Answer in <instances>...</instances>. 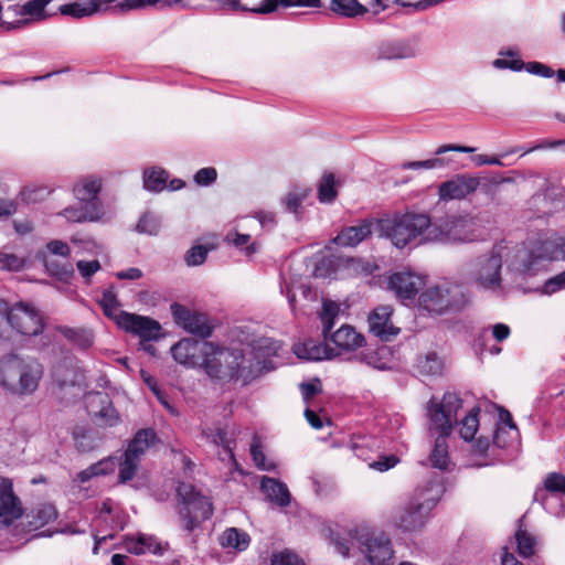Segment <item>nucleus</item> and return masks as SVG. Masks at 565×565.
Segmentation results:
<instances>
[{"mask_svg": "<svg viewBox=\"0 0 565 565\" xmlns=\"http://www.w3.org/2000/svg\"><path fill=\"white\" fill-rule=\"evenodd\" d=\"M161 0H77L61 7L63 14L74 18L90 17L108 10L110 6L122 11L143 9L156 6Z\"/></svg>", "mask_w": 565, "mask_h": 565, "instance_id": "nucleus-10", "label": "nucleus"}, {"mask_svg": "<svg viewBox=\"0 0 565 565\" xmlns=\"http://www.w3.org/2000/svg\"><path fill=\"white\" fill-rule=\"evenodd\" d=\"M458 294V288L447 284L427 287L418 296V309L428 315H441L456 305Z\"/></svg>", "mask_w": 565, "mask_h": 565, "instance_id": "nucleus-12", "label": "nucleus"}, {"mask_svg": "<svg viewBox=\"0 0 565 565\" xmlns=\"http://www.w3.org/2000/svg\"><path fill=\"white\" fill-rule=\"evenodd\" d=\"M178 494L183 503L180 514L186 520L188 530H192L198 523L212 515L210 499L196 492L191 484L181 483L178 487Z\"/></svg>", "mask_w": 565, "mask_h": 565, "instance_id": "nucleus-11", "label": "nucleus"}, {"mask_svg": "<svg viewBox=\"0 0 565 565\" xmlns=\"http://www.w3.org/2000/svg\"><path fill=\"white\" fill-rule=\"evenodd\" d=\"M478 186V178L468 174H457L452 179L439 184L438 198L444 202L463 200L476 192Z\"/></svg>", "mask_w": 565, "mask_h": 565, "instance_id": "nucleus-16", "label": "nucleus"}, {"mask_svg": "<svg viewBox=\"0 0 565 565\" xmlns=\"http://www.w3.org/2000/svg\"><path fill=\"white\" fill-rule=\"evenodd\" d=\"M544 487L546 491L565 494V476L557 472L548 473L544 480Z\"/></svg>", "mask_w": 565, "mask_h": 565, "instance_id": "nucleus-57", "label": "nucleus"}, {"mask_svg": "<svg viewBox=\"0 0 565 565\" xmlns=\"http://www.w3.org/2000/svg\"><path fill=\"white\" fill-rule=\"evenodd\" d=\"M41 253H44L46 256L53 255L67 259L71 256V247L64 241L52 239L46 243L44 250Z\"/></svg>", "mask_w": 565, "mask_h": 565, "instance_id": "nucleus-55", "label": "nucleus"}, {"mask_svg": "<svg viewBox=\"0 0 565 565\" xmlns=\"http://www.w3.org/2000/svg\"><path fill=\"white\" fill-rule=\"evenodd\" d=\"M381 56L383 58H406L409 56V51L401 44H387L382 47Z\"/></svg>", "mask_w": 565, "mask_h": 565, "instance_id": "nucleus-62", "label": "nucleus"}, {"mask_svg": "<svg viewBox=\"0 0 565 565\" xmlns=\"http://www.w3.org/2000/svg\"><path fill=\"white\" fill-rule=\"evenodd\" d=\"M119 328L138 334L143 340L157 338L160 331V324L157 321L135 313L121 315Z\"/></svg>", "mask_w": 565, "mask_h": 565, "instance_id": "nucleus-25", "label": "nucleus"}, {"mask_svg": "<svg viewBox=\"0 0 565 565\" xmlns=\"http://www.w3.org/2000/svg\"><path fill=\"white\" fill-rule=\"evenodd\" d=\"M514 260L513 248L507 245H495L493 248L471 262L470 275L481 288L495 290L501 286V268L503 262L512 268Z\"/></svg>", "mask_w": 565, "mask_h": 565, "instance_id": "nucleus-7", "label": "nucleus"}, {"mask_svg": "<svg viewBox=\"0 0 565 565\" xmlns=\"http://www.w3.org/2000/svg\"><path fill=\"white\" fill-rule=\"evenodd\" d=\"M76 268L82 278L86 282H89L93 275L100 269V263L98 260H78L76 263Z\"/></svg>", "mask_w": 565, "mask_h": 565, "instance_id": "nucleus-59", "label": "nucleus"}, {"mask_svg": "<svg viewBox=\"0 0 565 565\" xmlns=\"http://www.w3.org/2000/svg\"><path fill=\"white\" fill-rule=\"evenodd\" d=\"M87 407L100 426L114 427L120 422V417L106 393L96 392L89 394Z\"/></svg>", "mask_w": 565, "mask_h": 565, "instance_id": "nucleus-21", "label": "nucleus"}, {"mask_svg": "<svg viewBox=\"0 0 565 565\" xmlns=\"http://www.w3.org/2000/svg\"><path fill=\"white\" fill-rule=\"evenodd\" d=\"M203 348V367L213 379L248 382L259 374L260 361L253 363L252 359L247 358L241 339L231 340L227 344L210 341Z\"/></svg>", "mask_w": 565, "mask_h": 565, "instance_id": "nucleus-1", "label": "nucleus"}, {"mask_svg": "<svg viewBox=\"0 0 565 565\" xmlns=\"http://www.w3.org/2000/svg\"><path fill=\"white\" fill-rule=\"evenodd\" d=\"M42 375V365L32 356L10 353L0 358V386L10 394L31 395Z\"/></svg>", "mask_w": 565, "mask_h": 565, "instance_id": "nucleus-6", "label": "nucleus"}, {"mask_svg": "<svg viewBox=\"0 0 565 565\" xmlns=\"http://www.w3.org/2000/svg\"><path fill=\"white\" fill-rule=\"evenodd\" d=\"M330 9L332 12L347 18H356L367 11L358 0H331Z\"/></svg>", "mask_w": 565, "mask_h": 565, "instance_id": "nucleus-41", "label": "nucleus"}, {"mask_svg": "<svg viewBox=\"0 0 565 565\" xmlns=\"http://www.w3.org/2000/svg\"><path fill=\"white\" fill-rule=\"evenodd\" d=\"M428 514L424 508L416 503V500L409 499L396 510L393 522L398 529L413 532L420 530L425 525Z\"/></svg>", "mask_w": 565, "mask_h": 565, "instance_id": "nucleus-18", "label": "nucleus"}, {"mask_svg": "<svg viewBox=\"0 0 565 565\" xmlns=\"http://www.w3.org/2000/svg\"><path fill=\"white\" fill-rule=\"evenodd\" d=\"M270 565H306L295 553L282 551L273 555Z\"/></svg>", "mask_w": 565, "mask_h": 565, "instance_id": "nucleus-61", "label": "nucleus"}, {"mask_svg": "<svg viewBox=\"0 0 565 565\" xmlns=\"http://www.w3.org/2000/svg\"><path fill=\"white\" fill-rule=\"evenodd\" d=\"M444 160L439 158L423 160V161H409L401 164L404 170H418V169H435L443 167Z\"/></svg>", "mask_w": 565, "mask_h": 565, "instance_id": "nucleus-60", "label": "nucleus"}, {"mask_svg": "<svg viewBox=\"0 0 565 565\" xmlns=\"http://www.w3.org/2000/svg\"><path fill=\"white\" fill-rule=\"evenodd\" d=\"M207 341H198L194 339H182L171 348L173 359L188 367L203 366L205 349Z\"/></svg>", "mask_w": 565, "mask_h": 565, "instance_id": "nucleus-19", "label": "nucleus"}, {"mask_svg": "<svg viewBox=\"0 0 565 565\" xmlns=\"http://www.w3.org/2000/svg\"><path fill=\"white\" fill-rule=\"evenodd\" d=\"M374 222L364 220L358 225L343 228L334 238V243L344 247H354L371 236Z\"/></svg>", "mask_w": 565, "mask_h": 565, "instance_id": "nucleus-29", "label": "nucleus"}, {"mask_svg": "<svg viewBox=\"0 0 565 565\" xmlns=\"http://www.w3.org/2000/svg\"><path fill=\"white\" fill-rule=\"evenodd\" d=\"M157 436L156 433L148 428L139 430L134 439L128 445L126 452L130 454V456L141 458L146 451L156 443Z\"/></svg>", "mask_w": 565, "mask_h": 565, "instance_id": "nucleus-37", "label": "nucleus"}, {"mask_svg": "<svg viewBox=\"0 0 565 565\" xmlns=\"http://www.w3.org/2000/svg\"><path fill=\"white\" fill-rule=\"evenodd\" d=\"M492 66L497 70H511L519 72L523 70L524 63L516 51L500 50L499 57L492 62Z\"/></svg>", "mask_w": 565, "mask_h": 565, "instance_id": "nucleus-42", "label": "nucleus"}, {"mask_svg": "<svg viewBox=\"0 0 565 565\" xmlns=\"http://www.w3.org/2000/svg\"><path fill=\"white\" fill-rule=\"evenodd\" d=\"M376 227L380 235L390 239L397 248L433 242L428 238L433 232V223L424 213H397L379 220Z\"/></svg>", "mask_w": 565, "mask_h": 565, "instance_id": "nucleus-5", "label": "nucleus"}, {"mask_svg": "<svg viewBox=\"0 0 565 565\" xmlns=\"http://www.w3.org/2000/svg\"><path fill=\"white\" fill-rule=\"evenodd\" d=\"M480 408L473 407L469 413L458 423L459 435L465 441H472L481 420Z\"/></svg>", "mask_w": 565, "mask_h": 565, "instance_id": "nucleus-38", "label": "nucleus"}, {"mask_svg": "<svg viewBox=\"0 0 565 565\" xmlns=\"http://www.w3.org/2000/svg\"><path fill=\"white\" fill-rule=\"evenodd\" d=\"M320 0H244V2L231 1V4L236 8H243V11H250L255 13H270L278 8L289 7H320Z\"/></svg>", "mask_w": 565, "mask_h": 565, "instance_id": "nucleus-20", "label": "nucleus"}, {"mask_svg": "<svg viewBox=\"0 0 565 565\" xmlns=\"http://www.w3.org/2000/svg\"><path fill=\"white\" fill-rule=\"evenodd\" d=\"M207 252H209L207 248L202 245L193 246L185 254L184 259H185L186 265L188 266H199V265L203 264L206 259Z\"/></svg>", "mask_w": 565, "mask_h": 565, "instance_id": "nucleus-58", "label": "nucleus"}, {"mask_svg": "<svg viewBox=\"0 0 565 565\" xmlns=\"http://www.w3.org/2000/svg\"><path fill=\"white\" fill-rule=\"evenodd\" d=\"M42 258L46 271L57 280L68 282L74 276V268L70 262L60 263L49 257L44 253H39Z\"/></svg>", "mask_w": 565, "mask_h": 565, "instance_id": "nucleus-39", "label": "nucleus"}, {"mask_svg": "<svg viewBox=\"0 0 565 565\" xmlns=\"http://www.w3.org/2000/svg\"><path fill=\"white\" fill-rule=\"evenodd\" d=\"M207 438L217 446H222L225 454L231 460H234L233 447H234V431L228 433L223 428H216L215 430L207 433Z\"/></svg>", "mask_w": 565, "mask_h": 565, "instance_id": "nucleus-48", "label": "nucleus"}, {"mask_svg": "<svg viewBox=\"0 0 565 565\" xmlns=\"http://www.w3.org/2000/svg\"><path fill=\"white\" fill-rule=\"evenodd\" d=\"M477 218L471 215L447 216L433 223V232L428 236L433 242L467 243L477 238Z\"/></svg>", "mask_w": 565, "mask_h": 565, "instance_id": "nucleus-9", "label": "nucleus"}, {"mask_svg": "<svg viewBox=\"0 0 565 565\" xmlns=\"http://www.w3.org/2000/svg\"><path fill=\"white\" fill-rule=\"evenodd\" d=\"M338 195L337 181L332 173H324L318 185V199L321 203H332Z\"/></svg>", "mask_w": 565, "mask_h": 565, "instance_id": "nucleus-47", "label": "nucleus"}, {"mask_svg": "<svg viewBox=\"0 0 565 565\" xmlns=\"http://www.w3.org/2000/svg\"><path fill=\"white\" fill-rule=\"evenodd\" d=\"M60 214L72 223L99 222L105 216L99 213L98 205H86L84 203H81L79 206H68Z\"/></svg>", "mask_w": 565, "mask_h": 565, "instance_id": "nucleus-33", "label": "nucleus"}, {"mask_svg": "<svg viewBox=\"0 0 565 565\" xmlns=\"http://www.w3.org/2000/svg\"><path fill=\"white\" fill-rule=\"evenodd\" d=\"M218 543L224 548L243 552L248 548L250 544V536L247 532L241 529L228 527L220 535Z\"/></svg>", "mask_w": 565, "mask_h": 565, "instance_id": "nucleus-35", "label": "nucleus"}, {"mask_svg": "<svg viewBox=\"0 0 565 565\" xmlns=\"http://www.w3.org/2000/svg\"><path fill=\"white\" fill-rule=\"evenodd\" d=\"M260 488L270 502L279 507H286L290 503V493L285 483L274 478L263 477Z\"/></svg>", "mask_w": 565, "mask_h": 565, "instance_id": "nucleus-34", "label": "nucleus"}, {"mask_svg": "<svg viewBox=\"0 0 565 565\" xmlns=\"http://www.w3.org/2000/svg\"><path fill=\"white\" fill-rule=\"evenodd\" d=\"M124 546L129 553L136 555H141L148 552L161 554L163 551L161 543L158 542L156 537L147 534L127 536L125 539Z\"/></svg>", "mask_w": 565, "mask_h": 565, "instance_id": "nucleus-32", "label": "nucleus"}, {"mask_svg": "<svg viewBox=\"0 0 565 565\" xmlns=\"http://www.w3.org/2000/svg\"><path fill=\"white\" fill-rule=\"evenodd\" d=\"M21 514L22 509L13 494L12 482L7 478H0V530L7 529Z\"/></svg>", "mask_w": 565, "mask_h": 565, "instance_id": "nucleus-23", "label": "nucleus"}, {"mask_svg": "<svg viewBox=\"0 0 565 565\" xmlns=\"http://www.w3.org/2000/svg\"><path fill=\"white\" fill-rule=\"evenodd\" d=\"M139 462V457L130 456V454L125 451L124 460L119 463V481L126 482L131 480L138 469Z\"/></svg>", "mask_w": 565, "mask_h": 565, "instance_id": "nucleus-51", "label": "nucleus"}, {"mask_svg": "<svg viewBox=\"0 0 565 565\" xmlns=\"http://www.w3.org/2000/svg\"><path fill=\"white\" fill-rule=\"evenodd\" d=\"M160 226L161 223L159 217L150 212H147L140 217L137 224V231L149 235H157L160 231Z\"/></svg>", "mask_w": 565, "mask_h": 565, "instance_id": "nucleus-53", "label": "nucleus"}, {"mask_svg": "<svg viewBox=\"0 0 565 565\" xmlns=\"http://www.w3.org/2000/svg\"><path fill=\"white\" fill-rule=\"evenodd\" d=\"M512 248V269L536 273L552 262L565 259V236L554 232H542Z\"/></svg>", "mask_w": 565, "mask_h": 565, "instance_id": "nucleus-2", "label": "nucleus"}, {"mask_svg": "<svg viewBox=\"0 0 565 565\" xmlns=\"http://www.w3.org/2000/svg\"><path fill=\"white\" fill-rule=\"evenodd\" d=\"M518 437V428L512 420L511 414L503 409L498 408V422L493 430L492 439L486 436L483 433L475 440L473 450L477 454H484L491 441L500 448L507 447Z\"/></svg>", "mask_w": 565, "mask_h": 565, "instance_id": "nucleus-13", "label": "nucleus"}, {"mask_svg": "<svg viewBox=\"0 0 565 565\" xmlns=\"http://www.w3.org/2000/svg\"><path fill=\"white\" fill-rule=\"evenodd\" d=\"M57 518V512L54 505L50 503L41 504L32 511L31 524L35 527L44 526Z\"/></svg>", "mask_w": 565, "mask_h": 565, "instance_id": "nucleus-49", "label": "nucleus"}, {"mask_svg": "<svg viewBox=\"0 0 565 565\" xmlns=\"http://www.w3.org/2000/svg\"><path fill=\"white\" fill-rule=\"evenodd\" d=\"M311 189L307 185L291 186L280 199L285 211L291 213L297 220L302 216V203L309 196Z\"/></svg>", "mask_w": 565, "mask_h": 565, "instance_id": "nucleus-31", "label": "nucleus"}, {"mask_svg": "<svg viewBox=\"0 0 565 565\" xmlns=\"http://www.w3.org/2000/svg\"><path fill=\"white\" fill-rule=\"evenodd\" d=\"M462 407L461 398L456 393H445L441 401L431 398L427 406L430 422V430H436L438 437L428 457L429 465L434 468L446 470L449 466V452L447 437L452 431L454 422L458 411Z\"/></svg>", "mask_w": 565, "mask_h": 565, "instance_id": "nucleus-3", "label": "nucleus"}, {"mask_svg": "<svg viewBox=\"0 0 565 565\" xmlns=\"http://www.w3.org/2000/svg\"><path fill=\"white\" fill-rule=\"evenodd\" d=\"M328 338L340 351L343 352L355 351L365 344L364 335L349 324L341 326L333 333H329Z\"/></svg>", "mask_w": 565, "mask_h": 565, "instance_id": "nucleus-27", "label": "nucleus"}, {"mask_svg": "<svg viewBox=\"0 0 565 565\" xmlns=\"http://www.w3.org/2000/svg\"><path fill=\"white\" fill-rule=\"evenodd\" d=\"M341 312V303L330 300H322V310L320 312V319L322 322V333L324 338H328V334L331 332L334 327L335 319L339 317Z\"/></svg>", "mask_w": 565, "mask_h": 565, "instance_id": "nucleus-40", "label": "nucleus"}, {"mask_svg": "<svg viewBox=\"0 0 565 565\" xmlns=\"http://www.w3.org/2000/svg\"><path fill=\"white\" fill-rule=\"evenodd\" d=\"M216 177H217V172L214 168L212 167H207V168H202L200 169L195 174H194V182L200 185V186H207L210 184H212L215 180H216Z\"/></svg>", "mask_w": 565, "mask_h": 565, "instance_id": "nucleus-64", "label": "nucleus"}, {"mask_svg": "<svg viewBox=\"0 0 565 565\" xmlns=\"http://www.w3.org/2000/svg\"><path fill=\"white\" fill-rule=\"evenodd\" d=\"M228 244H232L236 248L241 249L247 256L256 254L260 246L257 242L253 241L248 234H241L238 232H230L225 237Z\"/></svg>", "mask_w": 565, "mask_h": 565, "instance_id": "nucleus-44", "label": "nucleus"}, {"mask_svg": "<svg viewBox=\"0 0 565 565\" xmlns=\"http://www.w3.org/2000/svg\"><path fill=\"white\" fill-rule=\"evenodd\" d=\"M52 0H30L21 7L14 8V13L20 17L15 22L7 23V30L20 29L30 24L32 21L41 20L45 17L44 9Z\"/></svg>", "mask_w": 565, "mask_h": 565, "instance_id": "nucleus-26", "label": "nucleus"}, {"mask_svg": "<svg viewBox=\"0 0 565 565\" xmlns=\"http://www.w3.org/2000/svg\"><path fill=\"white\" fill-rule=\"evenodd\" d=\"M518 544V552L523 557H530L534 554V546L536 544L535 537L524 530H519L515 533Z\"/></svg>", "mask_w": 565, "mask_h": 565, "instance_id": "nucleus-52", "label": "nucleus"}, {"mask_svg": "<svg viewBox=\"0 0 565 565\" xmlns=\"http://www.w3.org/2000/svg\"><path fill=\"white\" fill-rule=\"evenodd\" d=\"M241 344L253 363L260 361L259 373L269 369V358L277 355L280 349V344L270 338H260L257 341H248L244 338L241 339Z\"/></svg>", "mask_w": 565, "mask_h": 565, "instance_id": "nucleus-22", "label": "nucleus"}, {"mask_svg": "<svg viewBox=\"0 0 565 565\" xmlns=\"http://www.w3.org/2000/svg\"><path fill=\"white\" fill-rule=\"evenodd\" d=\"M28 259L23 256L10 253H0V269L8 271H20L26 266Z\"/></svg>", "mask_w": 565, "mask_h": 565, "instance_id": "nucleus-50", "label": "nucleus"}, {"mask_svg": "<svg viewBox=\"0 0 565 565\" xmlns=\"http://www.w3.org/2000/svg\"><path fill=\"white\" fill-rule=\"evenodd\" d=\"M115 468H116L115 460L113 458H106V459H103V460L89 466L85 470L81 471L77 475V479L81 482H86V481L90 480L93 477L113 472L115 470Z\"/></svg>", "mask_w": 565, "mask_h": 565, "instance_id": "nucleus-46", "label": "nucleus"}, {"mask_svg": "<svg viewBox=\"0 0 565 565\" xmlns=\"http://www.w3.org/2000/svg\"><path fill=\"white\" fill-rule=\"evenodd\" d=\"M171 313L174 322L190 333L207 338L212 333V326L204 313L192 311L180 303H172Z\"/></svg>", "mask_w": 565, "mask_h": 565, "instance_id": "nucleus-15", "label": "nucleus"}, {"mask_svg": "<svg viewBox=\"0 0 565 565\" xmlns=\"http://www.w3.org/2000/svg\"><path fill=\"white\" fill-rule=\"evenodd\" d=\"M441 492V484L437 480H429L425 484L418 486L409 499L416 500V503L429 513L438 502Z\"/></svg>", "mask_w": 565, "mask_h": 565, "instance_id": "nucleus-30", "label": "nucleus"}, {"mask_svg": "<svg viewBox=\"0 0 565 565\" xmlns=\"http://www.w3.org/2000/svg\"><path fill=\"white\" fill-rule=\"evenodd\" d=\"M99 305L102 306L104 313L107 317L115 320L118 327L120 316L129 313L124 310H120L119 301L113 290H105L103 292L102 299L99 300Z\"/></svg>", "mask_w": 565, "mask_h": 565, "instance_id": "nucleus-45", "label": "nucleus"}, {"mask_svg": "<svg viewBox=\"0 0 565 565\" xmlns=\"http://www.w3.org/2000/svg\"><path fill=\"white\" fill-rule=\"evenodd\" d=\"M63 333L81 348H88L93 343V333L86 329H64Z\"/></svg>", "mask_w": 565, "mask_h": 565, "instance_id": "nucleus-54", "label": "nucleus"}, {"mask_svg": "<svg viewBox=\"0 0 565 565\" xmlns=\"http://www.w3.org/2000/svg\"><path fill=\"white\" fill-rule=\"evenodd\" d=\"M168 173L160 168H149L143 172V186L151 192H160L166 188Z\"/></svg>", "mask_w": 565, "mask_h": 565, "instance_id": "nucleus-43", "label": "nucleus"}, {"mask_svg": "<svg viewBox=\"0 0 565 565\" xmlns=\"http://www.w3.org/2000/svg\"><path fill=\"white\" fill-rule=\"evenodd\" d=\"M75 445L79 451L87 452L99 445V438L93 433L75 434Z\"/></svg>", "mask_w": 565, "mask_h": 565, "instance_id": "nucleus-56", "label": "nucleus"}, {"mask_svg": "<svg viewBox=\"0 0 565 565\" xmlns=\"http://www.w3.org/2000/svg\"><path fill=\"white\" fill-rule=\"evenodd\" d=\"M250 455L258 468L263 470H271L274 468L273 463H266L265 455L256 437L254 438L253 444L250 446Z\"/></svg>", "mask_w": 565, "mask_h": 565, "instance_id": "nucleus-63", "label": "nucleus"}, {"mask_svg": "<svg viewBox=\"0 0 565 565\" xmlns=\"http://www.w3.org/2000/svg\"><path fill=\"white\" fill-rule=\"evenodd\" d=\"M294 353L299 358L308 361L329 360L337 356L340 352L330 348L326 343L315 340H307L294 345Z\"/></svg>", "mask_w": 565, "mask_h": 565, "instance_id": "nucleus-28", "label": "nucleus"}, {"mask_svg": "<svg viewBox=\"0 0 565 565\" xmlns=\"http://www.w3.org/2000/svg\"><path fill=\"white\" fill-rule=\"evenodd\" d=\"M334 548L343 557H354L358 551L364 565H393L394 551L384 533L355 529L350 531L349 540H335Z\"/></svg>", "mask_w": 565, "mask_h": 565, "instance_id": "nucleus-4", "label": "nucleus"}, {"mask_svg": "<svg viewBox=\"0 0 565 565\" xmlns=\"http://www.w3.org/2000/svg\"><path fill=\"white\" fill-rule=\"evenodd\" d=\"M103 188V179L97 174H88L79 178L73 185L72 192L74 198L86 205L96 204L99 213L105 215V207L98 194Z\"/></svg>", "mask_w": 565, "mask_h": 565, "instance_id": "nucleus-17", "label": "nucleus"}, {"mask_svg": "<svg viewBox=\"0 0 565 565\" xmlns=\"http://www.w3.org/2000/svg\"><path fill=\"white\" fill-rule=\"evenodd\" d=\"M415 367L423 376H438L444 372L445 362L436 352H428L417 358Z\"/></svg>", "mask_w": 565, "mask_h": 565, "instance_id": "nucleus-36", "label": "nucleus"}, {"mask_svg": "<svg viewBox=\"0 0 565 565\" xmlns=\"http://www.w3.org/2000/svg\"><path fill=\"white\" fill-rule=\"evenodd\" d=\"M3 322L22 337L41 334L45 326L43 316L35 307L20 302L9 308L4 301L0 300V330L7 333L2 328Z\"/></svg>", "mask_w": 565, "mask_h": 565, "instance_id": "nucleus-8", "label": "nucleus"}, {"mask_svg": "<svg viewBox=\"0 0 565 565\" xmlns=\"http://www.w3.org/2000/svg\"><path fill=\"white\" fill-rule=\"evenodd\" d=\"M425 286V277L411 270L393 273L387 278V288L403 303L413 302Z\"/></svg>", "mask_w": 565, "mask_h": 565, "instance_id": "nucleus-14", "label": "nucleus"}, {"mask_svg": "<svg viewBox=\"0 0 565 565\" xmlns=\"http://www.w3.org/2000/svg\"><path fill=\"white\" fill-rule=\"evenodd\" d=\"M393 309L390 306H380L369 316L370 332L382 341H391L395 338L399 329L391 321Z\"/></svg>", "mask_w": 565, "mask_h": 565, "instance_id": "nucleus-24", "label": "nucleus"}]
</instances>
